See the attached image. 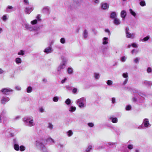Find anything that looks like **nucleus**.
Returning a JSON list of instances; mask_svg holds the SVG:
<instances>
[{"instance_id":"473e14b6","label":"nucleus","mask_w":152,"mask_h":152,"mask_svg":"<svg viewBox=\"0 0 152 152\" xmlns=\"http://www.w3.org/2000/svg\"><path fill=\"white\" fill-rule=\"evenodd\" d=\"M38 22L37 20V19H35L31 21V24L32 25H34L37 23Z\"/></svg>"},{"instance_id":"f3484780","label":"nucleus","mask_w":152,"mask_h":152,"mask_svg":"<svg viewBox=\"0 0 152 152\" xmlns=\"http://www.w3.org/2000/svg\"><path fill=\"white\" fill-rule=\"evenodd\" d=\"M109 119L111 120L112 122L113 123H116L118 122V119L117 118L110 117Z\"/></svg>"},{"instance_id":"37998d69","label":"nucleus","mask_w":152,"mask_h":152,"mask_svg":"<svg viewBox=\"0 0 152 152\" xmlns=\"http://www.w3.org/2000/svg\"><path fill=\"white\" fill-rule=\"evenodd\" d=\"M113 81L111 80H109L107 81V83L109 86H111L113 84Z\"/></svg>"},{"instance_id":"393cba45","label":"nucleus","mask_w":152,"mask_h":152,"mask_svg":"<svg viewBox=\"0 0 152 152\" xmlns=\"http://www.w3.org/2000/svg\"><path fill=\"white\" fill-rule=\"evenodd\" d=\"M150 37L149 36H147L145 37L143 39H141L140 41L142 42H146L150 39Z\"/></svg>"},{"instance_id":"4be33fe9","label":"nucleus","mask_w":152,"mask_h":152,"mask_svg":"<svg viewBox=\"0 0 152 152\" xmlns=\"http://www.w3.org/2000/svg\"><path fill=\"white\" fill-rule=\"evenodd\" d=\"M126 15V13L125 11L123 10L121 11V16L122 18H125Z\"/></svg>"},{"instance_id":"bf43d9fd","label":"nucleus","mask_w":152,"mask_h":152,"mask_svg":"<svg viewBox=\"0 0 152 152\" xmlns=\"http://www.w3.org/2000/svg\"><path fill=\"white\" fill-rule=\"evenodd\" d=\"M67 80V78L66 77H65L61 80V83L63 84L65 83Z\"/></svg>"},{"instance_id":"f704fd0d","label":"nucleus","mask_w":152,"mask_h":152,"mask_svg":"<svg viewBox=\"0 0 152 152\" xmlns=\"http://www.w3.org/2000/svg\"><path fill=\"white\" fill-rule=\"evenodd\" d=\"M138 52V50L137 49H133L131 51V53L132 54H137Z\"/></svg>"},{"instance_id":"5fc2aeb1","label":"nucleus","mask_w":152,"mask_h":152,"mask_svg":"<svg viewBox=\"0 0 152 152\" xmlns=\"http://www.w3.org/2000/svg\"><path fill=\"white\" fill-rule=\"evenodd\" d=\"M132 46L134 48H137L138 47V45L136 43H134L132 44Z\"/></svg>"},{"instance_id":"7ed1b4c3","label":"nucleus","mask_w":152,"mask_h":152,"mask_svg":"<svg viewBox=\"0 0 152 152\" xmlns=\"http://www.w3.org/2000/svg\"><path fill=\"white\" fill-rule=\"evenodd\" d=\"M75 103L80 108L85 107L86 105V99L83 97L77 100Z\"/></svg>"},{"instance_id":"680f3d73","label":"nucleus","mask_w":152,"mask_h":152,"mask_svg":"<svg viewBox=\"0 0 152 152\" xmlns=\"http://www.w3.org/2000/svg\"><path fill=\"white\" fill-rule=\"evenodd\" d=\"M112 102L113 104H114L115 103V98L113 97L112 98Z\"/></svg>"},{"instance_id":"0eeeda50","label":"nucleus","mask_w":152,"mask_h":152,"mask_svg":"<svg viewBox=\"0 0 152 152\" xmlns=\"http://www.w3.org/2000/svg\"><path fill=\"white\" fill-rule=\"evenodd\" d=\"M129 29L128 28H126V37L128 38H134L135 36V34L134 33H131L129 32Z\"/></svg>"},{"instance_id":"a878e982","label":"nucleus","mask_w":152,"mask_h":152,"mask_svg":"<svg viewBox=\"0 0 152 152\" xmlns=\"http://www.w3.org/2000/svg\"><path fill=\"white\" fill-rule=\"evenodd\" d=\"M144 84L147 86H150L152 85V83L151 82L145 81L144 82Z\"/></svg>"},{"instance_id":"412c9836","label":"nucleus","mask_w":152,"mask_h":152,"mask_svg":"<svg viewBox=\"0 0 152 152\" xmlns=\"http://www.w3.org/2000/svg\"><path fill=\"white\" fill-rule=\"evenodd\" d=\"M46 141L48 142L51 143V144H53V143H55V141L51 137L48 138L46 140Z\"/></svg>"},{"instance_id":"4c0bfd02","label":"nucleus","mask_w":152,"mask_h":152,"mask_svg":"<svg viewBox=\"0 0 152 152\" xmlns=\"http://www.w3.org/2000/svg\"><path fill=\"white\" fill-rule=\"evenodd\" d=\"M140 5L142 7L145 6L146 5V4L145 1H144L140 2Z\"/></svg>"},{"instance_id":"e2e57ef3","label":"nucleus","mask_w":152,"mask_h":152,"mask_svg":"<svg viewBox=\"0 0 152 152\" xmlns=\"http://www.w3.org/2000/svg\"><path fill=\"white\" fill-rule=\"evenodd\" d=\"M20 118V117L19 116H16L15 118H14V121H16L19 119Z\"/></svg>"},{"instance_id":"b1692460","label":"nucleus","mask_w":152,"mask_h":152,"mask_svg":"<svg viewBox=\"0 0 152 152\" xmlns=\"http://www.w3.org/2000/svg\"><path fill=\"white\" fill-rule=\"evenodd\" d=\"M66 134L69 137L71 136L73 134V132L72 130H69L66 132Z\"/></svg>"},{"instance_id":"79ce46f5","label":"nucleus","mask_w":152,"mask_h":152,"mask_svg":"<svg viewBox=\"0 0 152 152\" xmlns=\"http://www.w3.org/2000/svg\"><path fill=\"white\" fill-rule=\"evenodd\" d=\"M39 111L41 113H44L45 112V109L42 107H40L39 108Z\"/></svg>"},{"instance_id":"bb28decb","label":"nucleus","mask_w":152,"mask_h":152,"mask_svg":"<svg viewBox=\"0 0 152 152\" xmlns=\"http://www.w3.org/2000/svg\"><path fill=\"white\" fill-rule=\"evenodd\" d=\"M47 127L50 130H52L53 129V125L52 123H49L48 124Z\"/></svg>"},{"instance_id":"aec40b11","label":"nucleus","mask_w":152,"mask_h":152,"mask_svg":"<svg viewBox=\"0 0 152 152\" xmlns=\"http://www.w3.org/2000/svg\"><path fill=\"white\" fill-rule=\"evenodd\" d=\"M117 17V14L115 12H112L110 14V18L113 19L116 18Z\"/></svg>"},{"instance_id":"13d9d810","label":"nucleus","mask_w":152,"mask_h":152,"mask_svg":"<svg viewBox=\"0 0 152 152\" xmlns=\"http://www.w3.org/2000/svg\"><path fill=\"white\" fill-rule=\"evenodd\" d=\"M15 89L18 91H20L21 90V88L20 86H15Z\"/></svg>"},{"instance_id":"6e6d98bb","label":"nucleus","mask_w":152,"mask_h":152,"mask_svg":"<svg viewBox=\"0 0 152 152\" xmlns=\"http://www.w3.org/2000/svg\"><path fill=\"white\" fill-rule=\"evenodd\" d=\"M147 71L148 73H150L152 72V69L150 67H148L147 69Z\"/></svg>"},{"instance_id":"dca6fc26","label":"nucleus","mask_w":152,"mask_h":152,"mask_svg":"<svg viewBox=\"0 0 152 152\" xmlns=\"http://www.w3.org/2000/svg\"><path fill=\"white\" fill-rule=\"evenodd\" d=\"M15 61L16 64L18 65H20L22 63V60L21 58L17 57L15 58Z\"/></svg>"},{"instance_id":"0e129e2a","label":"nucleus","mask_w":152,"mask_h":152,"mask_svg":"<svg viewBox=\"0 0 152 152\" xmlns=\"http://www.w3.org/2000/svg\"><path fill=\"white\" fill-rule=\"evenodd\" d=\"M128 80V78L125 79V80L124 81L123 83V84L125 85L127 83Z\"/></svg>"},{"instance_id":"69168bd1","label":"nucleus","mask_w":152,"mask_h":152,"mask_svg":"<svg viewBox=\"0 0 152 152\" xmlns=\"http://www.w3.org/2000/svg\"><path fill=\"white\" fill-rule=\"evenodd\" d=\"M65 87L66 89L68 90H71V87L69 86H66Z\"/></svg>"},{"instance_id":"f8f14e48","label":"nucleus","mask_w":152,"mask_h":152,"mask_svg":"<svg viewBox=\"0 0 152 152\" xmlns=\"http://www.w3.org/2000/svg\"><path fill=\"white\" fill-rule=\"evenodd\" d=\"M76 108L75 106L71 105L69 106L68 108V110L71 113L75 112L76 110Z\"/></svg>"},{"instance_id":"a19ab883","label":"nucleus","mask_w":152,"mask_h":152,"mask_svg":"<svg viewBox=\"0 0 152 152\" xmlns=\"http://www.w3.org/2000/svg\"><path fill=\"white\" fill-rule=\"evenodd\" d=\"M41 17V15L40 14L38 15L36 17V19L37 20V21H40L41 20L40 18Z\"/></svg>"},{"instance_id":"3c124183","label":"nucleus","mask_w":152,"mask_h":152,"mask_svg":"<svg viewBox=\"0 0 152 152\" xmlns=\"http://www.w3.org/2000/svg\"><path fill=\"white\" fill-rule=\"evenodd\" d=\"M139 60V58H136L134 59V61L135 63H138Z\"/></svg>"},{"instance_id":"72a5a7b5","label":"nucleus","mask_w":152,"mask_h":152,"mask_svg":"<svg viewBox=\"0 0 152 152\" xmlns=\"http://www.w3.org/2000/svg\"><path fill=\"white\" fill-rule=\"evenodd\" d=\"M24 52L23 50H20L18 53V54L19 55L23 56L24 55Z\"/></svg>"},{"instance_id":"a18cd8bd","label":"nucleus","mask_w":152,"mask_h":152,"mask_svg":"<svg viewBox=\"0 0 152 152\" xmlns=\"http://www.w3.org/2000/svg\"><path fill=\"white\" fill-rule=\"evenodd\" d=\"M59 98L57 96H55L53 97V101L55 102H57L58 101Z\"/></svg>"},{"instance_id":"20e7f679","label":"nucleus","mask_w":152,"mask_h":152,"mask_svg":"<svg viewBox=\"0 0 152 152\" xmlns=\"http://www.w3.org/2000/svg\"><path fill=\"white\" fill-rule=\"evenodd\" d=\"M35 145L37 148L39 149L42 152H48L45 146L40 141H36Z\"/></svg>"},{"instance_id":"4d7b16f0","label":"nucleus","mask_w":152,"mask_h":152,"mask_svg":"<svg viewBox=\"0 0 152 152\" xmlns=\"http://www.w3.org/2000/svg\"><path fill=\"white\" fill-rule=\"evenodd\" d=\"M131 107L130 105H127L126 106V109L127 110H131Z\"/></svg>"},{"instance_id":"c85d7f7f","label":"nucleus","mask_w":152,"mask_h":152,"mask_svg":"<svg viewBox=\"0 0 152 152\" xmlns=\"http://www.w3.org/2000/svg\"><path fill=\"white\" fill-rule=\"evenodd\" d=\"M100 75L98 73H95L94 74V77L95 79L98 80L100 77Z\"/></svg>"},{"instance_id":"ddd939ff","label":"nucleus","mask_w":152,"mask_h":152,"mask_svg":"<svg viewBox=\"0 0 152 152\" xmlns=\"http://www.w3.org/2000/svg\"><path fill=\"white\" fill-rule=\"evenodd\" d=\"M109 7V4L107 3H102L101 4V8L104 10L108 9Z\"/></svg>"},{"instance_id":"58836bf2","label":"nucleus","mask_w":152,"mask_h":152,"mask_svg":"<svg viewBox=\"0 0 152 152\" xmlns=\"http://www.w3.org/2000/svg\"><path fill=\"white\" fill-rule=\"evenodd\" d=\"M122 76L124 77L126 79L128 78V75L127 73V72L124 73L122 74Z\"/></svg>"},{"instance_id":"864d4df0","label":"nucleus","mask_w":152,"mask_h":152,"mask_svg":"<svg viewBox=\"0 0 152 152\" xmlns=\"http://www.w3.org/2000/svg\"><path fill=\"white\" fill-rule=\"evenodd\" d=\"M64 146L62 144H59L57 146L58 148H59L61 149L63 148L64 147Z\"/></svg>"},{"instance_id":"5701e85b","label":"nucleus","mask_w":152,"mask_h":152,"mask_svg":"<svg viewBox=\"0 0 152 152\" xmlns=\"http://www.w3.org/2000/svg\"><path fill=\"white\" fill-rule=\"evenodd\" d=\"M129 11L130 14L132 15L134 18L136 17V13L132 9H130L129 10Z\"/></svg>"},{"instance_id":"cd10ccee","label":"nucleus","mask_w":152,"mask_h":152,"mask_svg":"<svg viewBox=\"0 0 152 152\" xmlns=\"http://www.w3.org/2000/svg\"><path fill=\"white\" fill-rule=\"evenodd\" d=\"M67 72L69 74H72L73 72V69L71 67H69L67 69Z\"/></svg>"},{"instance_id":"a211bd4d","label":"nucleus","mask_w":152,"mask_h":152,"mask_svg":"<svg viewBox=\"0 0 152 152\" xmlns=\"http://www.w3.org/2000/svg\"><path fill=\"white\" fill-rule=\"evenodd\" d=\"M114 23L116 25H118L120 24L121 21L118 18H116L114 19Z\"/></svg>"},{"instance_id":"6e6552de","label":"nucleus","mask_w":152,"mask_h":152,"mask_svg":"<svg viewBox=\"0 0 152 152\" xmlns=\"http://www.w3.org/2000/svg\"><path fill=\"white\" fill-rule=\"evenodd\" d=\"M34 7L33 6L25 7L24 11L26 14H29L34 10Z\"/></svg>"},{"instance_id":"6ab92c4d","label":"nucleus","mask_w":152,"mask_h":152,"mask_svg":"<svg viewBox=\"0 0 152 152\" xmlns=\"http://www.w3.org/2000/svg\"><path fill=\"white\" fill-rule=\"evenodd\" d=\"M102 43L104 45H107L108 43V39L107 38L105 37L102 39Z\"/></svg>"},{"instance_id":"8fccbe9b","label":"nucleus","mask_w":152,"mask_h":152,"mask_svg":"<svg viewBox=\"0 0 152 152\" xmlns=\"http://www.w3.org/2000/svg\"><path fill=\"white\" fill-rule=\"evenodd\" d=\"M60 42L62 44H64L65 42V40L64 38H61L60 39Z\"/></svg>"},{"instance_id":"c9c22d12","label":"nucleus","mask_w":152,"mask_h":152,"mask_svg":"<svg viewBox=\"0 0 152 152\" xmlns=\"http://www.w3.org/2000/svg\"><path fill=\"white\" fill-rule=\"evenodd\" d=\"M32 90V88L31 86H29L27 89V92L28 93H31Z\"/></svg>"},{"instance_id":"ea45409f","label":"nucleus","mask_w":152,"mask_h":152,"mask_svg":"<svg viewBox=\"0 0 152 152\" xmlns=\"http://www.w3.org/2000/svg\"><path fill=\"white\" fill-rule=\"evenodd\" d=\"M2 19L4 21H6L8 19V18L6 15H4L2 18Z\"/></svg>"},{"instance_id":"603ef678","label":"nucleus","mask_w":152,"mask_h":152,"mask_svg":"<svg viewBox=\"0 0 152 152\" xmlns=\"http://www.w3.org/2000/svg\"><path fill=\"white\" fill-rule=\"evenodd\" d=\"M127 147L129 149L131 150L133 148V146L132 145L129 144L128 145Z\"/></svg>"},{"instance_id":"f03ea898","label":"nucleus","mask_w":152,"mask_h":152,"mask_svg":"<svg viewBox=\"0 0 152 152\" xmlns=\"http://www.w3.org/2000/svg\"><path fill=\"white\" fill-rule=\"evenodd\" d=\"M23 121L25 124L27 126L32 127L34 126L35 124L33 119L32 117H25L23 118Z\"/></svg>"},{"instance_id":"39448f33","label":"nucleus","mask_w":152,"mask_h":152,"mask_svg":"<svg viewBox=\"0 0 152 152\" xmlns=\"http://www.w3.org/2000/svg\"><path fill=\"white\" fill-rule=\"evenodd\" d=\"M151 126V124L149 123L148 119L147 118L144 119L142 125H140L138 129H144L145 128L150 127Z\"/></svg>"},{"instance_id":"c03bdc74","label":"nucleus","mask_w":152,"mask_h":152,"mask_svg":"<svg viewBox=\"0 0 152 152\" xmlns=\"http://www.w3.org/2000/svg\"><path fill=\"white\" fill-rule=\"evenodd\" d=\"M19 149L21 151H23L25 150V147L23 145H21Z\"/></svg>"},{"instance_id":"9d476101","label":"nucleus","mask_w":152,"mask_h":152,"mask_svg":"<svg viewBox=\"0 0 152 152\" xmlns=\"http://www.w3.org/2000/svg\"><path fill=\"white\" fill-rule=\"evenodd\" d=\"M10 99V98L8 97L4 96L1 100V102L2 104H5L7 102L9 101Z\"/></svg>"},{"instance_id":"774afa93","label":"nucleus","mask_w":152,"mask_h":152,"mask_svg":"<svg viewBox=\"0 0 152 152\" xmlns=\"http://www.w3.org/2000/svg\"><path fill=\"white\" fill-rule=\"evenodd\" d=\"M4 70L1 68H0V74H2L4 72Z\"/></svg>"},{"instance_id":"9b49d317","label":"nucleus","mask_w":152,"mask_h":152,"mask_svg":"<svg viewBox=\"0 0 152 152\" xmlns=\"http://www.w3.org/2000/svg\"><path fill=\"white\" fill-rule=\"evenodd\" d=\"M25 27L27 30L30 31H32L34 30L32 26L29 25L27 23H25L24 24Z\"/></svg>"},{"instance_id":"2eb2a0df","label":"nucleus","mask_w":152,"mask_h":152,"mask_svg":"<svg viewBox=\"0 0 152 152\" xmlns=\"http://www.w3.org/2000/svg\"><path fill=\"white\" fill-rule=\"evenodd\" d=\"M44 51L47 54L51 53L52 52V48L51 47H48L45 48Z\"/></svg>"},{"instance_id":"09e8293b","label":"nucleus","mask_w":152,"mask_h":152,"mask_svg":"<svg viewBox=\"0 0 152 152\" xmlns=\"http://www.w3.org/2000/svg\"><path fill=\"white\" fill-rule=\"evenodd\" d=\"M87 125L90 127H92L94 126V124L92 123H88L87 124Z\"/></svg>"},{"instance_id":"49530a36","label":"nucleus","mask_w":152,"mask_h":152,"mask_svg":"<svg viewBox=\"0 0 152 152\" xmlns=\"http://www.w3.org/2000/svg\"><path fill=\"white\" fill-rule=\"evenodd\" d=\"M23 2L25 5H27L29 4L28 0H24Z\"/></svg>"},{"instance_id":"338daca9","label":"nucleus","mask_w":152,"mask_h":152,"mask_svg":"<svg viewBox=\"0 0 152 152\" xmlns=\"http://www.w3.org/2000/svg\"><path fill=\"white\" fill-rule=\"evenodd\" d=\"M105 31L106 32L108 33L109 35L110 34V31H109V30L108 29H106L105 30Z\"/></svg>"},{"instance_id":"c756f323","label":"nucleus","mask_w":152,"mask_h":152,"mask_svg":"<svg viewBox=\"0 0 152 152\" xmlns=\"http://www.w3.org/2000/svg\"><path fill=\"white\" fill-rule=\"evenodd\" d=\"M92 145H88V147L86 148V152H89L91 151V150L92 149Z\"/></svg>"},{"instance_id":"423d86ee","label":"nucleus","mask_w":152,"mask_h":152,"mask_svg":"<svg viewBox=\"0 0 152 152\" xmlns=\"http://www.w3.org/2000/svg\"><path fill=\"white\" fill-rule=\"evenodd\" d=\"M1 91L4 94L8 95L10 94V92H12L13 90L10 88H4L1 90Z\"/></svg>"},{"instance_id":"e433bc0d","label":"nucleus","mask_w":152,"mask_h":152,"mask_svg":"<svg viewBox=\"0 0 152 152\" xmlns=\"http://www.w3.org/2000/svg\"><path fill=\"white\" fill-rule=\"evenodd\" d=\"M88 32L86 30H85L83 33V37L84 38H86L88 36Z\"/></svg>"},{"instance_id":"052dcab7","label":"nucleus","mask_w":152,"mask_h":152,"mask_svg":"<svg viewBox=\"0 0 152 152\" xmlns=\"http://www.w3.org/2000/svg\"><path fill=\"white\" fill-rule=\"evenodd\" d=\"M77 91V89L76 88H74L72 91V92L73 94H76Z\"/></svg>"},{"instance_id":"4468645a","label":"nucleus","mask_w":152,"mask_h":152,"mask_svg":"<svg viewBox=\"0 0 152 152\" xmlns=\"http://www.w3.org/2000/svg\"><path fill=\"white\" fill-rule=\"evenodd\" d=\"M50 9V8L48 7H45L42 9V12L45 13L49 14Z\"/></svg>"},{"instance_id":"f257e3e1","label":"nucleus","mask_w":152,"mask_h":152,"mask_svg":"<svg viewBox=\"0 0 152 152\" xmlns=\"http://www.w3.org/2000/svg\"><path fill=\"white\" fill-rule=\"evenodd\" d=\"M62 61L58 66L57 69V71L58 73H60L62 70L64 69L65 67V66L66 65L67 59L64 56H62L61 57Z\"/></svg>"},{"instance_id":"7c9ffc66","label":"nucleus","mask_w":152,"mask_h":152,"mask_svg":"<svg viewBox=\"0 0 152 152\" xmlns=\"http://www.w3.org/2000/svg\"><path fill=\"white\" fill-rule=\"evenodd\" d=\"M14 148L17 151H18L19 150V146L17 144L15 143L14 145Z\"/></svg>"},{"instance_id":"2f4dec72","label":"nucleus","mask_w":152,"mask_h":152,"mask_svg":"<svg viewBox=\"0 0 152 152\" xmlns=\"http://www.w3.org/2000/svg\"><path fill=\"white\" fill-rule=\"evenodd\" d=\"M71 100L69 99H67L65 102V104L68 105L70 104L71 103Z\"/></svg>"},{"instance_id":"de8ad7c7","label":"nucleus","mask_w":152,"mask_h":152,"mask_svg":"<svg viewBox=\"0 0 152 152\" xmlns=\"http://www.w3.org/2000/svg\"><path fill=\"white\" fill-rule=\"evenodd\" d=\"M127 58L125 56H122L121 58V60L122 61L124 62L125 61Z\"/></svg>"},{"instance_id":"1a4fd4ad","label":"nucleus","mask_w":152,"mask_h":152,"mask_svg":"<svg viewBox=\"0 0 152 152\" xmlns=\"http://www.w3.org/2000/svg\"><path fill=\"white\" fill-rule=\"evenodd\" d=\"M14 10L13 7L11 6L8 5L6 9L5 12H6L9 13L14 11Z\"/></svg>"}]
</instances>
